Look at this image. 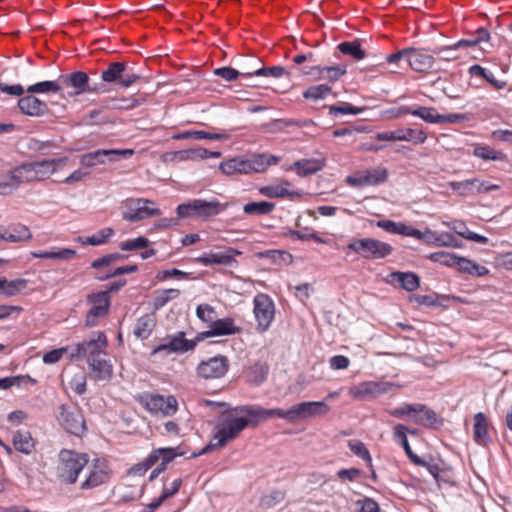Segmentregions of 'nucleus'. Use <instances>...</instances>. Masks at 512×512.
<instances>
[{
  "label": "nucleus",
  "instance_id": "obj_1",
  "mask_svg": "<svg viewBox=\"0 0 512 512\" xmlns=\"http://www.w3.org/2000/svg\"><path fill=\"white\" fill-rule=\"evenodd\" d=\"M254 423V420L250 419L246 412V405L227 409L221 414L214 435L203 452L225 446L239 437L246 427L254 426Z\"/></svg>",
  "mask_w": 512,
  "mask_h": 512
},
{
  "label": "nucleus",
  "instance_id": "obj_2",
  "mask_svg": "<svg viewBox=\"0 0 512 512\" xmlns=\"http://www.w3.org/2000/svg\"><path fill=\"white\" fill-rule=\"evenodd\" d=\"M59 459V478L61 481L68 484H73L77 481L79 473L89 462L87 454L77 453L71 450H62L59 454Z\"/></svg>",
  "mask_w": 512,
  "mask_h": 512
},
{
  "label": "nucleus",
  "instance_id": "obj_3",
  "mask_svg": "<svg viewBox=\"0 0 512 512\" xmlns=\"http://www.w3.org/2000/svg\"><path fill=\"white\" fill-rule=\"evenodd\" d=\"M225 209L226 205L221 204L218 200L194 199L178 205L176 212L180 218L195 216L206 219L219 214Z\"/></svg>",
  "mask_w": 512,
  "mask_h": 512
},
{
  "label": "nucleus",
  "instance_id": "obj_4",
  "mask_svg": "<svg viewBox=\"0 0 512 512\" xmlns=\"http://www.w3.org/2000/svg\"><path fill=\"white\" fill-rule=\"evenodd\" d=\"M348 249L354 251L365 259H383L393 252V247L386 242L375 238H361L350 242Z\"/></svg>",
  "mask_w": 512,
  "mask_h": 512
},
{
  "label": "nucleus",
  "instance_id": "obj_5",
  "mask_svg": "<svg viewBox=\"0 0 512 512\" xmlns=\"http://www.w3.org/2000/svg\"><path fill=\"white\" fill-rule=\"evenodd\" d=\"M161 214V210L155 207L153 201L146 198H131L125 201L122 218L128 222H138Z\"/></svg>",
  "mask_w": 512,
  "mask_h": 512
},
{
  "label": "nucleus",
  "instance_id": "obj_6",
  "mask_svg": "<svg viewBox=\"0 0 512 512\" xmlns=\"http://www.w3.org/2000/svg\"><path fill=\"white\" fill-rule=\"evenodd\" d=\"M253 314L257 323V331L260 333L266 332L275 317L273 300L267 294H257L253 299Z\"/></svg>",
  "mask_w": 512,
  "mask_h": 512
},
{
  "label": "nucleus",
  "instance_id": "obj_7",
  "mask_svg": "<svg viewBox=\"0 0 512 512\" xmlns=\"http://www.w3.org/2000/svg\"><path fill=\"white\" fill-rule=\"evenodd\" d=\"M133 154V149H98L81 155L80 164L84 168L91 169L97 165L105 164V159L109 162H116L120 159H128Z\"/></svg>",
  "mask_w": 512,
  "mask_h": 512
},
{
  "label": "nucleus",
  "instance_id": "obj_8",
  "mask_svg": "<svg viewBox=\"0 0 512 512\" xmlns=\"http://www.w3.org/2000/svg\"><path fill=\"white\" fill-rule=\"evenodd\" d=\"M107 345L106 335L103 332H98L96 337L78 343L75 350L70 354V359L85 356L88 363L92 360L103 358V356L107 355Z\"/></svg>",
  "mask_w": 512,
  "mask_h": 512
},
{
  "label": "nucleus",
  "instance_id": "obj_9",
  "mask_svg": "<svg viewBox=\"0 0 512 512\" xmlns=\"http://www.w3.org/2000/svg\"><path fill=\"white\" fill-rule=\"evenodd\" d=\"M87 303L91 306L86 313L85 325L94 327L99 319L107 315L110 307V296L108 291H100L87 296Z\"/></svg>",
  "mask_w": 512,
  "mask_h": 512
},
{
  "label": "nucleus",
  "instance_id": "obj_10",
  "mask_svg": "<svg viewBox=\"0 0 512 512\" xmlns=\"http://www.w3.org/2000/svg\"><path fill=\"white\" fill-rule=\"evenodd\" d=\"M400 388L393 382L365 381L349 388V395L356 400H367L388 393L392 388Z\"/></svg>",
  "mask_w": 512,
  "mask_h": 512
},
{
  "label": "nucleus",
  "instance_id": "obj_11",
  "mask_svg": "<svg viewBox=\"0 0 512 512\" xmlns=\"http://www.w3.org/2000/svg\"><path fill=\"white\" fill-rule=\"evenodd\" d=\"M58 421L69 433L80 436L86 430L85 420L81 410L76 406H60Z\"/></svg>",
  "mask_w": 512,
  "mask_h": 512
},
{
  "label": "nucleus",
  "instance_id": "obj_12",
  "mask_svg": "<svg viewBox=\"0 0 512 512\" xmlns=\"http://www.w3.org/2000/svg\"><path fill=\"white\" fill-rule=\"evenodd\" d=\"M144 406L151 414L168 417L177 412L178 402L172 395H149L145 398Z\"/></svg>",
  "mask_w": 512,
  "mask_h": 512
},
{
  "label": "nucleus",
  "instance_id": "obj_13",
  "mask_svg": "<svg viewBox=\"0 0 512 512\" xmlns=\"http://www.w3.org/2000/svg\"><path fill=\"white\" fill-rule=\"evenodd\" d=\"M388 178L386 168L376 167L373 169L359 171L346 178V182L353 187L373 186L384 183Z\"/></svg>",
  "mask_w": 512,
  "mask_h": 512
},
{
  "label": "nucleus",
  "instance_id": "obj_14",
  "mask_svg": "<svg viewBox=\"0 0 512 512\" xmlns=\"http://www.w3.org/2000/svg\"><path fill=\"white\" fill-rule=\"evenodd\" d=\"M379 141H408L415 145L423 144L427 135L423 130L399 128L393 131H383L375 135Z\"/></svg>",
  "mask_w": 512,
  "mask_h": 512
},
{
  "label": "nucleus",
  "instance_id": "obj_15",
  "mask_svg": "<svg viewBox=\"0 0 512 512\" xmlns=\"http://www.w3.org/2000/svg\"><path fill=\"white\" fill-rule=\"evenodd\" d=\"M229 367L224 356H215L207 361L201 362L197 367V374L204 379H216L223 377Z\"/></svg>",
  "mask_w": 512,
  "mask_h": 512
},
{
  "label": "nucleus",
  "instance_id": "obj_16",
  "mask_svg": "<svg viewBox=\"0 0 512 512\" xmlns=\"http://www.w3.org/2000/svg\"><path fill=\"white\" fill-rule=\"evenodd\" d=\"M330 407L323 401L301 402L294 405L295 423L326 415Z\"/></svg>",
  "mask_w": 512,
  "mask_h": 512
},
{
  "label": "nucleus",
  "instance_id": "obj_17",
  "mask_svg": "<svg viewBox=\"0 0 512 512\" xmlns=\"http://www.w3.org/2000/svg\"><path fill=\"white\" fill-rule=\"evenodd\" d=\"M241 329L234 324V320L230 317L215 319L209 330L204 331L197 336V340H202L208 337L226 336L237 334Z\"/></svg>",
  "mask_w": 512,
  "mask_h": 512
},
{
  "label": "nucleus",
  "instance_id": "obj_18",
  "mask_svg": "<svg viewBox=\"0 0 512 512\" xmlns=\"http://www.w3.org/2000/svg\"><path fill=\"white\" fill-rule=\"evenodd\" d=\"M67 161V157H61L56 159H45L42 161L31 162L35 181H42L47 179L50 175L66 165Z\"/></svg>",
  "mask_w": 512,
  "mask_h": 512
},
{
  "label": "nucleus",
  "instance_id": "obj_19",
  "mask_svg": "<svg viewBox=\"0 0 512 512\" xmlns=\"http://www.w3.org/2000/svg\"><path fill=\"white\" fill-rule=\"evenodd\" d=\"M90 377L95 381H109L113 377V365L108 358V354L103 358H98L88 362Z\"/></svg>",
  "mask_w": 512,
  "mask_h": 512
},
{
  "label": "nucleus",
  "instance_id": "obj_20",
  "mask_svg": "<svg viewBox=\"0 0 512 512\" xmlns=\"http://www.w3.org/2000/svg\"><path fill=\"white\" fill-rule=\"evenodd\" d=\"M18 107L23 114L31 117H40L48 112L47 104L32 94L20 98Z\"/></svg>",
  "mask_w": 512,
  "mask_h": 512
},
{
  "label": "nucleus",
  "instance_id": "obj_21",
  "mask_svg": "<svg viewBox=\"0 0 512 512\" xmlns=\"http://www.w3.org/2000/svg\"><path fill=\"white\" fill-rule=\"evenodd\" d=\"M408 63L417 72H427L433 67L434 57L423 49L409 48Z\"/></svg>",
  "mask_w": 512,
  "mask_h": 512
},
{
  "label": "nucleus",
  "instance_id": "obj_22",
  "mask_svg": "<svg viewBox=\"0 0 512 512\" xmlns=\"http://www.w3.org/2000/svg\"><path fill=\"white\" fill-rule=\"evenodd\" d=\"M409 431V428L403 424H397L394 427L393 431V438L394 440L400 444L408 458L416 465L418 466H425L426 462L422 460L420 457H418L411 449L408 439H407V433Z\"/></svg>",
  "mask_w": 512,
  "mask_h": 512
},
{
  "label": "nucleus",
  "instance_id": "obj_23",
  "mask_svg": "<svg viewBox=\"0 0 512 512\" xmlns=\"http://www.w3.org/2000/svg\"><path fill=\"white\" fill-rule=\"evenodd\" d=\"M31 237L29 228L21 224L0 228V240L17 243L29 240Z\"/></svg>",
  "mask_w": 512,
  "mask_h": 512
},
{
  "label": "nucleus",
  "instance_id": "obj_24",
  "mask_svg": "<svg viewBox=\"0 0 512 512\" xmlns=\"http://www.w3.org/2000/svg\"><path fill=\"white\" fill-rule=\"evenodd\" d=\"M109 479V472L104 466L103 462L97 460L94 469L90 471L87 478L81 483V489L95 488Z\"/></svg>",
  "mask_w": 512,
  "mask_h": 512
},
{
  "label": "nucleus",
  "instance_id": "obj_25",
  "mask_svg": "<svg viewBox=\"0 0 512 512\" xmlns=\"http://www.w3.org/2000/svg\"><path fill=\"white\" fill-rule=\"evenodd\" d=\"M325 165L321 159H302L293 163L288 169L295 170L300 177H306L322 170Z\"/></svg>",
  "mask_w": 512,
  "mask_h": 512
},
{
  "label": "nucleus",
  "instance_id": "obj_26",
  "mask_svg": "<svg viewBox=\"0 0 512 512\" xmlns=\"http://www.w3.org/2000/svg\"><path fill=\"white\" fill-rule=\"evenodd\" d=\"M489 424L486 416L482 412H478L474 416L473 438L479 445H486L490 442Z\"/></svg>",
  "mask_w": 512,
  "mask_h": 512
},
{
  "label": "nucleus",
  "instance_id": "obj_27",
  "mask_svg": "<svg viewBox=\"0 0 512 512\" xmlns=\"http://www.w3.org/2000/svg\"><path fill=\"white\" fill-rule=\"evenodd\" d=\"M388 282H398L403 289L409 292L415 291L420 285L419 277L412 272H392L388 276Z\"/></svg>",
  "mask_w": 512,
  "mask_h": 512
},
{
  "label": "nucleus",
  "instance_id": "obj_28",
  "mask_svg": "<svg viewBox=\"0 0 512 512\" xmlns=\"http://www.w3.org/2000/svg\"><path fill=\"white\" fill-rule=\"evenodd\" d=\"M155 325V317L153 315L146 314L137 320L133 333L139 339H147L151 335Z\"/></svg>",
  "mask_w": 512,
  "mask_h": 512
},
{
  "label": "nucleus",
  "instance_id": "obj_29",
  "mask_svg": "<svg viewBox=\"0 0 512 512\" xmlns=\"http://www.w3.org/2000/svg\"><path fill=\"white\" fill-rule=\"evenodd\" d=\"M10 177L12 184L15 185L35 181L32 163H24L15 167L11 170Z\"/></svg>",
  "mask_w": 512,
  "mask_h": 512
},
{
  "label": "nucleus",
  "instance_id": "obj_30",
  "mask_svg": "<svg viewBox=\"0 0 512 512\" xmlns=\"http://www.w3.org/2000/svg\"><path fill=\"white\" fill-rule=\"evenodd\" d=\"M13 445L17 451L30 454L34 449L35 443L29 431L19 430L13 434Z\"/></svg>",
  "mask_w": 512,
  "mask_h": 512
},
{
  "label": "nucleus",
  "instance_id": "obj_31",
  "mask_svg": "<svg viewBox=\"0 0 512 512\" xmlns=\"http://www.w3.org/2000/svg\"><path fill=\"white\" fill-rule=\"evenodd\" d=\"M27 287V280L19 278L8 281L0 278V292L6 297H13L20 294Z\"/></svg>",
  "mask_w": 512,
  "mask_h": 512
},
{
  "label": "nucleus",
  "instance_id": "obj_32",
  "mask_svg": "<svg viewBox=\"0 0 512 512\" xmlns=\"http://www.w3.org/2000/svg\"><path fill=\"white\" fill-rule=\"evenodd\" d=\"M230 135L227 133H209L205 131H184L172 136V139L181 140V139H189L194 138L198 140L208 139V140H227Z\"/></svg>",
  "mask_w": 512,
  "mask_h": 512
},
{
  "label": "nucleus",
  "instance_id": "obj_33",
  "mask_svg": "<svg viewBox=\"0 0 512 512\" xmlns=\"http://www.w3.org/2000/svg\"><path fill=\"white\" fill-rule=\"evenodd\" d=\"M62 83L77 89L76 95L86 92L89 77L85 72L77 71L70 75L61 77Z\"/></svg>",
  "mask_w": 512,
  "mask_h": 512
},
{
  "label": "nucleus",
  "instance_id": "obj_34",
  "mask_svg": "<svg viewBox=\"0 0 512 512\" xmlns=\"http://www.w3.org/2000/svg\"><path fill=\"white\" fill-rule=\"evenodd\" d=\"M172 351L175 353H185L191 351L195 348L197 342V338L195 340H188L185 338L184 332H178L174 335H169Z\"/></svg>",
  "mask_w": 512,
  "mask_h": 512
},
{
  "label": "nucleus",
  "instance_id": "obj_35",
  "mask_svg": "<svg viewBox=\"0 0 512 512\" xmlns=\"http://www.w3.org/2000/svg\"><path fill=\"white\" fill-rule=\"evenodd\" d=\"M76 251L69 248H53L48 251L32 252L34 258L52 259V260H67L72 258Z\"/></svg>",
  "mask_w": 512,
  "mask_h": 512
},
{
  "label": "nucleus",
  "instance_id": "obj_36",
  "mask_svg": "<svg viewBox=\"0 0 512 512\" xmlns=\"http://www.w3.org/2000/svg\"><path fill=\"white\" fill-rule=\"evenodd\" d=\"M455 266L460 271L474 276H484L488 273V269L469 259L457 256Z\"/></svg>",
  "mask_w": 512,
  "mask_h": 512
},
{
  "label": "nucleus",
  "instance_id": "obj_37",
  "mask_svg": "<svg viewBox=\"0 0 512 512\" xmlns=\"http://www.w3.org/2000/svg\"><path fill=\"white\" fill-rule=\"evenodd\" d=\"M114 233L115 232L112 228L107 227L99 230L94 235L87 237H79L78 242H80L82 245H103L109 241V239L114 235Z\"/></svg>",
  "mask_w": 512,
  "mask_h": 512
},
{
  "label": "nucleus",
  "instance_id": "obj_38",
  "mask_svg": "<svg viewBox=\"0 0 512 512\" xmlns=\"http://www.w3.org/2000/svg\"><path fill=\"white\" fill-rule=\"evenodd\" d=\"M337 49L344 55H348L355 60H362L366 57V52L362 49L358 40L347 41L338 44Z\"/></svg>",
  "mask_w": 512,
  "mask_h": 512
},
{
  "label": "nucleus",
  "instance_id": "obj_39",
  "mask_svg": "<svg viewBox=\"0 0 512 512\" xmlns=\"http://www.w3.org/2000/svg\"><path fill=\"white\" fill-rule=\"evenodd\" d=\"M438 421L436 413L424 404L414 414L413 422L418 425L432 426Z\"/></svg>",
  "mask_w": 512,
  "mask_h": 512
},
{
  "label": "nucleus",
  "instance_id": "obj_40",
  "mask_svg": "<svg viewBox=\"0 0 512 512\" xmlns=\"http://www.w3.org/2000/svg\"><path fill=\"white\" fill-rule=\"evenodd\" d=\"M318 72V76L322 80H327L330 82L337 81L341 76L346 74V66H325V67H315L314 68Z\"/></svg>",
  "mask_w": 512,
  "mask_h": 512
},
{
  "label": "nucleus",
  "instance_id": "obj_41",
  "mask_svg": "<svg viewBox=\"0 0 512 512\" xmlns=\"http://www.w3.org/2000/svg\"><path fill=\"white\" fill-rule=\"evenodd\" d=\"M268 372L269 366L266 363H255L248 371V381L254 385H260L266 380Z\"/></svg>",
  "mask_w": 512,
  "mask_h": 512
},
{
  "label": "nucleus",
  "instance_id": "obj_42",
  "mask_svg": "<svg viewBox=\"0 0 512 512\" xmlns=\"http://www.w3.org/2000/svg\"><path fill=\"white\" fill-rule=\"evenodd\" d=\"M196 261L205 265H229L233 261L232 255L230 253H210V254H204L196 258Z\"/></svg>",
  "mask_w": 512,
  "mask_h": 512
},
{
  "label": "nucleus",
  "instance_id": "obj_43",
  "mask_svg": "<svg viewBox=\"0 0 512 512\" xmlns=\"http://www.w3.org/2000/svg\"><path fill=\"white\" fill-rule=\"evenodd\" d=\"M275 204L267 201L249 202L243 206L244 213L248 215H267L273 211Z\"/></svg>",
  "mask_w": 512,
  "mask_h": 512
},
{
  "label": "nucleus",
  "instance_id": "obj_44",
  "mask_svg": "<svg viewBox=\"0 0 512 512\" xmlns=\"http://www.w3.org/2000/svg\"><path fill=\"white\" fill-rule=\"evenodd\" d=\"M413 116L421 118L431 124H441V114L434 107L418 106L414 109Z\"/></svg>",
  "mask_w": 512,
  "mask_h": 512
},
{
  "label": "nucleus",
  "instance_id": "obj_45",
  "mask_svg": "<svg viewBox=\"0 0 512 512\" xmlns=\"http://www.w3.org/2000/svg\"><path fill=\"white\" fill-rule=\"evenodd\" d=\"M104 107L108 109H133L141 104L137 99L130 98H108L103 101Z\"/></svg>",
  "mask_w": 512,
  "mask_h": 512
},
{
  "label": "nucleus",
  "instance_id": "obj_46",
  "mask_svg": "<svg viewBox=\"0 0 512 512\" xmlns=\"http://www.w3.org/2000/svg\"><path fill=\"white\" fill-rule=\"evenodd\" d=\"M125 72V64L122 62H113L111 63L106 70H104L101 74V79L104 82H115L120 81V78L123 76Z\"/></svg>",
  "mask_w": 512,
  "mask_h": 512
},
{
  "label": "nucleus",
  "instance_id": "obj_47",
  "mask_svg": "<svg viewBox=\"0 0 512 512\" xmlns=\"http://www.w3.org/2000/svg\"><path fill=\"white\" fill-rule=\"evenodd\" d=\"M469 73L472 76H479L488 81L491 85H493L496 89H502L506 86L505 81L497 80L494 75L488 72L485 68L480 65H473L469 68Z\"/></svg>",
  "mask_w": 512,
  "mask_h": 512
},
{
  "label": "nucleus",
  "instance_id": "obj_48",
  "mask_svg": "<svg viewBox=\"0 0 512 512\" xmlns=\"http://www.w3.org/2000/svg\"><path fill=\"white\" fill-rule=\"evenodd\" d=\"M331 93V87L326 84H319L309 87L303 92V97L308 100L318 101L325 99Z\"/></svg>",
  "mask_w": 512,
  "mask_h": 512
},
{
  "label": "nucleus",
  "instance_id": "obj_49",
  "mask_svg": "<svg viewBox=\"0 0 512 512\" xmlns=\"http://www.w3.org/2000/svg\"><path fill=\"white\" fill-rule=\"evenodd\" d=\"M473 155L486 161H502L505 158L502 152L489 146H476L473 150Z\"/></svg>",
  "mask_w": 512,
  "mask_h": 512
},
{
  "label": "nucleus",
  "instance_id": "obj_50",
  "mask_svg": "<svg viewBox=\"0 0 512 512\" xmlns=\"http://www.w3.org/2000/svg\"><path fill=\"white\" fill-rule=\"evenodd\" d=\"M288 183L280 184V185H270L260 188V193L263 196L269 197V198H282L285 196L294 195V192H290L286 186H288Z\"/></svg>",
  "mask_w": 512,
  "mask_h": 512
},
{
  "label": "nucleus",
  "instance_id": "obj_51",
  "mask_svg": "<svg viewBox=\"0 0 512 512\" xmlns=\"http://www.w3.org/2000/svg\"><path fill=\"white\" fill-rule=\"evenodd\" d=\"M246 412L250 419L254 420V426L257 425L258 420L275 416L274 409H265L259 405H246Z\"/></svg>",
  "mask_w": 512,
  "mask_h": 512
},
{
  "label": "nucleus",
  "instance_id": "obj_52",
  "mask_svg": "<svg viewBox=\"0 0 512 512\" xmlns=\"http://www.w3.org/2000/svg\"><path fill=\"white\" fill-rule=\"evenodd\" d=\"M61 90V85L58 81H42L35 83L33 85H30L27 88V93L34 94V93H47V92H59Z\"/></svg>",
  "mask_w": 512,
  "mask_h": 512
},
{
  "label": "nucleus",
  "instance_id": "obj_53",
  "mask_svg": "<svg viewBox=\"0 0 512 512\" xmlns=\"http://www.w3.org/2000/svg\"><path fill=\"white\" fill-rule=\"evenodd\" d=\"M419 408L420 403L403 404L402 406L390 409L388 413L398 419H405L406 417H410L413 421L414 414Z\"/></svg>",
  "mask_w": 512,
  "mask_h": 512
},
{
  "label": "nucleus",
  "instance_id": "obj_54",
  "mask_svg": "<svg viewBox=\"0 0 512 512\" xmlns=\"http://www.w3.org/2000/svg\"><path fill=\"white\" fill-rule=\"evenodd\" d=\"M176 453L173 448H158L150 454V463H156L159 459L162 460L161 464L164 468L175 457Z\"/></svg>",
  "mask_w": 512,
  "mask_h": 512
},
{
  "label": "nucleus",
  "instance_id": "obj_55",
  "mask_svg": "<svg viewBox=\"0 0 512 512\" xmlns=\"http://www.w3.org/2000/svg\"><path fill=\"white\" fill-rule=\"evenodd\" d=\"M196 316L199 320L206 323L208 327L212 325L217 317L215 308L206 303L197 306Z\"/></svg>",
  "mask_w": 512,
  "mask_h": 512
},
{
  "label": "nucleus",
  "instance_id": "obj_56",
  "mask_svg": "<svg viewBox=\"0 0 512 512\" xmlns=\"http://www.w3.org/2000/svg\"><path fill=\"white\" fill-rule=\"evenodd\" d=\"M247 75L281 78L285 75H289V73L282 66H273L268 68H259L255 71L247 72Z\"/></svg>",
  "mask_w": 512,
  "mask_h": 512
},
{
  "label": "nucleus",
  "instance_id": "obj_57",
  "mask_svg": "<svg viewBox=\"0 0 512 512\" xmlns=\"http://www.w3.org/2000/svg\"><path fill=\"white\" fill-rule=\"evenodd\" d=\"M207 149L205 148H191L179 150L180 161H197L206 159Z\"/></svg>",
  "mask_w": 512,
  "mask_h": 512
},
{
  "label": "nucleus",
  "instance_id": "obj_58",
  "mask_svg": "<svg viewBox=\"0 0 512 512\" xmlns=\"http://www.w3.org/2000/svg\"><path fill=\"white\" fill-rule=\"evenodd\" d=\"M180 290L178 289H166L157 293L154 299V305L156 308L165 306L169 301L178 298Z\"/></svg>",
  "mask_w": 512,
  "mask_h": 512
},
{
  "label": "nucleus",
  "instance_id": "obj_59",
  "mask_svg": "<svg viewBox=\"0 0 512 512\" xmlns=\"http://www.w3.org/2000/svg\"><path fill=\"white\" fill-rule=\"evenodd\" d=\"M348 446L350 450L357 455L358 457L362 458L364 461L367 462L368 465H372V458L367 450L366 446L359 440H352L349 441Z\"/></svg>",
  "mask_w": 512,
  "mask_h": 512
},
{
  "label": "nucleus",
  "instance_id": "obj_60",
  "mask_svg": "<svg viewBox=\"0 0 512 512\" xmlns=\"http://www.w3.org/2000/svg\"><path fill=\"white\" fill-rule=\"evenodd\" d=\"M429 259L433 262L443 264L445 266L454 267L457 256L449 252H434L429 255Z\"/></svg>",
  "mask_w": 512,
  "mask_h": 512
},
{
  "label": "nucleus",
  "instance_id": "obj_61",
  "mask_svg": "<svg viewBox=\"0 0 512 512\" xmlns=\"http://www.w3.org/2000/svg\"><path fill=\"white\" fill-rule=\"evenodd\" d=\"M214 73L226 81H233V80L237 79L238 76H242L243 78L251 77V75H247V72H239L232 67L217 68L214 71Z\"/></svg>",
  "mask_w": 512,
  "mask_h": 512
},
{
  "label": "nucleus",
  "instance_id": "obj_62",
  "mask_svg": "<svg viewBox=\"0 0 512 512\" xmlns=\"http://www.w3.org/2000/svg\"><path fill=\"white\" fill-rule=\"evenodd\" d=\"M284 499V493L279 490L272 491L271 493L261 498V506L264 508H271L279 504Z\"/></svg>",
  "mask_w": 512,
  "mask_h": 512
},
{
  "label": "nucleus",
  "instance_id": "obj_63",
  "mask_svg": "<svg viewBox=\"0 0 512 512\" xmlns=\"http://www.w3.org/2000/svg\"><path fill=\"white\" fill-rule=\"evenodd\" d=\"M149 244V240L145 237H138L131 240H126L120 244L121 250L132 251L136 249L146 248Z\"/></svg>",
  "mask_w": 512,
  "mask_h": 512
},
{
  "label": "nucleus",
  "instance_id": "obj_64",
  "mask_svg": "<svg viewBox=\"0 0 512 512\" xmlns=\"http://www.w3.org/2000/svg\"><path fill=\"white\" fill-rule=\"evenodd\" d=\"M70 388L77 394L81 395L86 391V376L83 373L75 374L70 382Z\"/></svg>",
  "mask_w": 512,
  "mask_h": 512
}]
</instances>
